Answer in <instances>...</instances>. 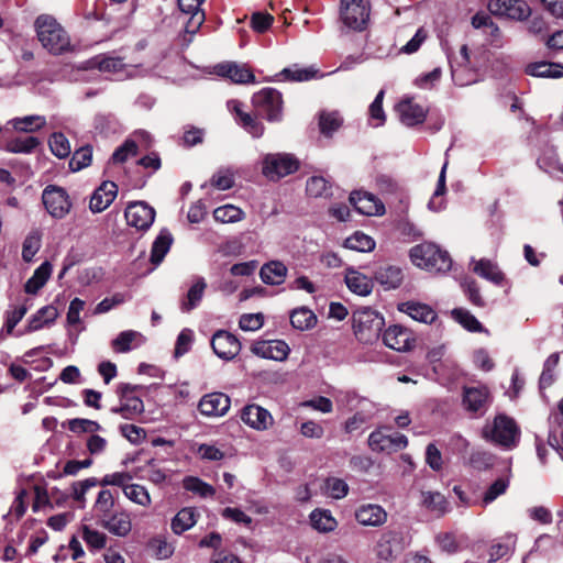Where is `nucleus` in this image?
Instances as JSON below:
<instances>
[{
	"mask_svg": "<svg viewBox=\"0 0 563 563\" xmlns=\"http://www.w3.org/2000/svg\"><path fill=\"white\" fill-rule=\"evenodd\" d=\"M421 505L438 516H443L449 510L446 498L439 492H421Z\"/></svg>",
	"mask_w": 563,
	"mask_h": 563,
	"instance_id": "nucleus-38",
	"label": "nucleus"
},
{
	"mask_svg": "<svg viewBox=\"0 0 563 563\" xmlns=\"http://www.w3.org/2000/svg\"><path fill=\"white\" fill-rule=\"evenodd\" d=\"M205 0H178L180 12L188 16L185 23V31L188 34H196L206 20L205 11L200 8Z\"/></svg>",
	"mask_w": 563,
	"mask_h": 563,
	"instance_id": "nucleus-15",
	"label": "nucleus"
},
{
	"mask_svg": "<svg viewBox=\"0 0 563 563\" xmlns=\"http://www.w3.org/2000/svg\"><path fill=\"white\" fill-rule=\"evenodd\" d=\"M91 64L100 71L111 74H118L125 67L122 58L113 56H97L91 60Z\"/></svg>",
	"mask_w": 563,
	"mask_h": 563,
	"instance_id": "nucleus-48",
	"label": "nucleus"
},
{
	"mask_svg": "<svg viewBox=\"0 0 563 563\" xmlns=\"http://www.w3.org/2000/svg\"><path fill=\"white\" fill-rule=\"evenodd\" d=\"M41 239L42 235L38 230H33L26 235L22 246L23 261L29 263L33 260L41 247Z\"/></svg>",
	"mask_w": 563,
	"mask_h": 563,
	"instance_id": "nucleus-51",
	"label": "nucleus"
},
{
	"mask_svg": "<svg viewBox=\"0 0 563 563\" xmlns=\"http://www.w3.org/2000/svg\"><path fill=\"white\" fill-rule=\"evenodd\" d=\"M350 202L361 214L382 216L385 212L383 202L374 195L365 191H353L350 195Z\"/></svg>",
	"mask_w": 563,
	"mask_h": 563,
	"instance_id": "nucleus-18",
	"label": "nucleus"
},
{
	"mask_svg": "<svg viewBox=\"0 0 563 563\" xmlns=\"http://www.w3.org/2000/svg\"><path fill=\"white\" fill-rule=\"evenodd\" d=\"M405 278L401 267L396 265H383L374 274V279L385 289L391 290L400 287Z\"/></svg>",
	"mask_w": 563,
	"mask_h": 563,
	"instance_id": "nucleus-22",
	"label": "nucleus"
},
{
	"mask_svg": "<svg viewBox=\"0 0 563 563\" xmlns=\"http://www.w3.org/2000/svg\"><path fill=\"white\" fill-rule=\"evenodd\" d=\"M124 217L130 227L145 231L154 222L155 210L143 201H134L128 205Z\"/></svg>",
	"mask_w": 563,
	"mask_h": 563,
	"instance_id": "nucleus-11",
	"label": "nucleus"
},
{
	"mask_svg": "<svg viewBox=\"0 0 563 563\" xmlns=\"http://www.w3.org/2000/svg\"><path fill=\"white\" fill-rule=\"evenodd\" d=\"M40 145V141L35 136L14 137L10 140L5 150L11 153H32Z\"/></svg>",
	"mask_w": 563,
	"mask_h": 563,
	"instance_id": "nucleus-47",
	"label": "nucleus"
},
{
	"mask_svg": "<svg viewBox=\"0 0 563 563\" xmlns=\"http://www.w3.org/2000/svg\"><path fill=\"white\" fill-rule=\"evenodd\" d=\"M342 124V118L336 111L321 112L319 126L322 134L331 136Z\"/></svg>",
	"mask_w": 563,
	"mask_h": 563,
	"instance_id": "nucleus-54",
	"label": "nucleus"
},
{
	"mask_svg": "<svg viewBox=\"0 0 563 563\" xmlns=\"http://www.w3.org/2000/svg\"><path fill=\"white\" fill-rule=\"evenodd\" d=\"M118 186L113 181H103L92 194L89 202V209L93 213L106 210L115 199Z\"/></svg>",
	"mask_w": 563,
	"mask_h": 563,
	"instance_id": "nucleus-19",
	"label": "nucleus"
},
{
	"mask_svg": "<svg viewBox=\"0 0 563 563\" xmlns=\"http://www.w3.org/2000/svg\"><path fill=\"white\" fill-rule=\"evenodd\" d=\"M327 494L334 498L341 499L347 495L349 485L341 478L330 477L324 483Z\"/></svg>",
	"mask_w": 563,
	"mask_h": 563,
	"instance_id": "nucleus-62",
	"label": "nucleus"
},
{
	"mask_svg": "<svg viewBox=\"0 0 563 563\" xmlns=\"http://www.w3.org/2000/svg\"><path fill=\"white\" fill-rule=\"evenodd\" d=\"M396 110L399 114L400 121L407 126H413L422 123L427 115L426 110L420 104L415 103L411 100L400 101L397 104Z\"/></svg>",
	"mask_w": 563,
	"mask_h": 563,
	"instance_id": "nucleus-25",
	"label": "nucleus"
},
{
	"mask_svg": "<svg viewBox=\"0 0 563 563\" xmlns=\"http://www.w3.org/2000/svg\"><path fill=\"white\" fill-rule=\"evenodd\" d=\"M344 247L357 252H372L375 249V241L372 236L355 232L344 241Z\"/></svg>",
	"mask_w": 563,
	"mask_h": 563,
	"instance_id": "nucleus-45",
	"label": "nucleus"
},
{
	"mask_svg": "<svg viewBox=\"0 0 563 563\" xmlns=\"http://www.w3.org/2000/svg\"><path fill=\"white\" fill-rule=\"evenodd\" d=\"M114 507V497L112 493L108 489L101 490L98 494L97 500L95 503V509L97 512L98 520L100 521L108 515L113 512Z\"/></svg>",
	"mask_w": 563,
	"mask_h": 563,
	"instance_id": "nucleus-53",
	"label": "nucleus"
},
{
	"mask_svg": "<svg viewBox=\"0 0 563 563\" xmlns=\"http://www.w3.org/2000/svg\"><path fill=\"white\" fill-rule=\"evenodd\" d=\"M489 393L486 387H465L463 405L467 411H485L488 405Z\"/></svg>",
	"mask_w": 563,
	"mask_h": 563,
	"instance_id": "nucleus-24",
	"label": "nucleus"
},
{
	"mask_svg": "<svg viewBox=\"0 0 563 563\" xmlns=\"http://www.w3.org/2000/svg\"><path fill=\"white\" fill-rule=\"evenodd\" d=\"M355 518L362 526L378 527L386 522L387 512L379 505L366 504L356 509Z\"/></svg>",
	"mask_w": 563,
	"mask_h": 563,
	"instance_id": "nucleus-23",
	"label": "nucleus"
},
{
	"mask_svg": "<svg viewBox=\"0 0 563 563\" xmlns=\"http://www.w3.org/2000/svg\"><path fill=\"white\" fill-rule=\"evenodd\" d=\"M318 74V69L313 66L309 67H300L295 64L291 67L284 68L278 76H280L284 80L290 81H308L313 79Z\"/></svg>",
	"mask_w": 563,
	"mask_h": 563,
	"instance_id": "nucleus-42",
	"label": "nucleus"
},
{
	"mask_svg": "<svg viewBox=\"0 0 563 563\" xmlns=\"http://www.w3.org/2000/svg\"><path fill=\"white\" fill-rule=\"evenodd\" d=\"M67 426L74 433H95L101 430V426L97 421L84 418L70 419Z\"/></svg>",
	"mask_w": 563,
	"mask_h": 563,
	"instance_id": "nucleus-59",
	"label": "nucleus"
},
{
	"mask_svg": "<svg viewBox=\"0 0 563 563\" xmlns=\"http://www.w3.org/2000/svg\"><path fill=\"white\" fill-rule=\"evenodd\" d=\"M213 217L218 222L233 223L241 221L244 218V212L233 205H225L214 209Z\"/></svg>",
	"mask_w": 563,
	"mask_h": 563,
	"instance_id": "nucleus-49",
	"label": "nucleus"
},
{
	"mask_svg": "<svg viewBox=\"0 0 563 563\" xmlns=\"http://www.w3.org/2000/svg\"><path fill=\"white\" fill-rule=\"evenodd\" d=\"M241 420L246 426L257 431H265L274 423L271 412L256 404L246 405L242 409Z\"/></svg>",
	"mask_w": 563,
	"mask_h": 563,
	"instance_id": "nucleus-14",
	"label": "nucleus"
},
{
	"mask_svg": "<svg viewBox=\"0 0 563 563\" xmlns=\"http://www.w3.org/2000/svg\"><path fill=\"white\" fill-rule=\"evenodd\" d=\"M172 243L173 236L170 232L162 230L152 245L151 262L155 265L159 264L168 253Z\"/></svg>",
	"mask_w": 563,
	"mask_h": 563,
	"instance_id": "nucleus-41",
	"label": "nucleus"
},
{
	"mask_svg": "<svg viewBox=\"0 0 563 563\" xmlns=\"http://www.w3.org/2000/svg\"><path fill=\"white\" fill-rule=\"evenodd\" d=\"M48 145L51 152L58 158H66L71 152L69 141L60 132H55L51 135Z\"/></svg>",
	"mask_w": 563,
	"mask_h": 563,
	"instance_id": "nucleus-52",
	"label": "nucleus"
},
{
	"mask_svg": "<svg viewBox=\"0 0 563 563\" xmlns=\"http://www.w3.org/2000/svg\"><path fill=\"white\" fill-rule=\"evenodd\" d=\"M92 148L89 145L76 150L69 161V167L73 172H78L91 164Z\"/></svg>",
	"mask_w": 563,
	"mask_h": 563,
	"instance_id": "nucleus-55",
	"label": "nucleus"
},
{
	"mask_svg": "<svg viewBox=\"0 0 563 563\" xmlns=\"http://www.w3.org/2000/svg\"><path fill=\"white\" fill-rule=\"evenodd\" d=\"M333 186L322 176H312L307 179L306 191L312 198H330L333 196Z\"/></svg>",
	"mask_w": 563,
	"mask_h": 563,
	"instance_id": "nucleus-39",
	"label": "nucleus"
},
{
	"mask_svg": "<svg viewBox=\"0 0 563 563\" xmlns=\"http://www.w3.org/2000/svg\"><path fill=\"white\" fill-rule=\"evenodd\" d=\"M509 487V478L500 477L497 478L484 493L482 504L483 506H487L497 499L499 496L504 495Z\"/></svg>",
	"mask_w": 563,
	"mask_h": 563,
	"instance_id": "nucleus-57",
	"label": "nucleus"
},
{
	"mask_svg": "<svg viewBox=\"0 0 563 563\" xmlns=\"http://www.w3.org/2000/svg\"><path fill=\"white\" fill-rule=\"evenodd\" d=\"M526 73L540 78H562L563 64L551 62H536L526 66Z\"/></svg>",
	"mask_w": 563,
	"mask_h": 563,
	"instance_id": "nucleus-30",
	"label": "nucleus"
},
{
	"mask_svg": "<svg viewBox=\"0 0 563 563\" xmlns=\"http://www.w3.org/2000/svg\"><path fill=\"white\" fill-rule=\"evenodd\" d=\"M132 476L128 472H115L104 475L99 484L102 486H118L124 492L125 487L130 486Z\"/></svg>",
	"mask_w": 563,
	"mask_h": 563,
	"instance_id": "nucleus-64",
	"label": "nucleus"
},
{
	"mask_svg": "<svg viewBox=\"0 0 563 563\" xmlns=\"http://www.w3.org/2000/svg\"><path fill=\"white\" fill-rule=\"evenodd\" d=\"M317 322L316 314L307 308L295 309L290 314V323L298 330H309Z\"/></svg>",
	"mask_w": 563,
	"mask_h": 563,
	"instance_id": "nucleus-46",
	"label": "nucleus"
},
{
	"mask_svg": "<svg viewBox=\"0 0 563 563\" xmlns=\"http://www.w3.org/2000/svg\"><path fill=\"white\" fill-rule=\"evenodd\" d=\"M254 108L271 122L279 121L283 115V97L275 88H263L252 97Z\"/></svg>",
	"mask_w": 563,
	"mask_h": 563,
	"instance_id": "nucleus-7",
	"label": "nucleus"
},
{
	"mask_svg": "<svg viewBox=\"0 0 563 563\" xmlns=\"http://www.w3.org/2000/svg\"><path fill=\"white\" fill-rule=\"evenodd\" d=\"M473 271L482 278H485L498 286L505 280V275L499 269L498 265L486 258L475 261Z\"/></svg>",
	"mask_w": 563,
	"mask_h": 563,
	"instance_id": "nucleus-33",
	"label": "nucleus"
},
{
	"mask_svg": "<svg viewBox=\"0 0 563 563\" xmlns=\"http://www.w3.org/2000/svg\"><path fill=\"white\" fill-rule=\"evenodd\" d=\"M299 168V161L289 153L266 154L262 161V174L272 181H277Z\"/></svg>",
	"mask_w": 563,
	"mask_h": 563,
	"instance_id": "nucleus-5",
	"label": "nucleus"
},
{
	"mask_svg": "<svg viewBox=\"0 0 563 563\" xmlns=\"http://www.w3.org/2000/svg\"><path fill=\"white\" fill-rule=\"evenodd\" d=\"M452 80L456 86L465 87L477 81V74L471 67L467 45H462L459 55L450 58Z\"/></svg>",
	"mask_w": 563,
	"mask_h": 563,
	"instance_id": "nucleus-9",
	"label": "nucleus"
},
{
	"mask_svg": "<svg viewBox=\"0 0 563 563\" xmlns=\"http://www.w3.org/2000/svg\"><path fill=\"white\" fill-rule=\"evenodd\" d=\"M82 539L92 549L100 550L106 547L107 536L98 530L90 529L88 526L82 527Z\"/></svg>",
	"mask_w": 563,
	"mask_h": 563,
	"instance_id": "nucleus-63",
	"label": "nucleus"
},
{
	"mask_svg": "<svg viewBox=\"0 0 563 563\" xmlns=\"http://www.w3.org/2000/svg\"><path fill=\"white\" fill-rule=\"evenodd\" d=\"M207 284L205 282V278L197 277L194 285L189 288L186 299L181 303V309L184 311H190L191 309L197 307V305L202 299Z\"/></svg>",
	"mask_w": 563,
	"mask_h": 563,
	"instance_id": "nucleus-44",
	"label": "nucleus"
},
{
	"mask_svg": "<svg viewBox=\"0 0 563 563\" xmlns=\"http://www.w3.org/2000/svg\"><path fill=\"white\" fill-rule=\"evenodd\" d=\"M384 324V318L371 308L357 310L353 314L354 334L363 343H372L377 340Z\"/></svg>",
	"mask_w": 563,
	"mask_h": 563,
	"instance_id": "nucleus-4",
	"label": "nucleus"
},
{
	"mask_svg": "<svg viewBox=\"0 0 563 563\" xmlns=\"http://www.w3.org/2000/svg\"><path fill=\"white\" fill-rule=\"evenodd\" d=\"M399 310L402 312H406L408 316H410L413 320L423 322V323H432L435 318L437 313L432 308H430L428 305L415 302V301H407L400 305Z\"/></svg>",
	"mask_w": 563,
	"mask_h": 563,
	"instance_id": "nucleus-31",
	"label": "nucleus"
},
{
	"mask_svg": "<svg viewBox=\"0 0 563 563\" xmlns=\"http://www.w3.org/2000/svg\"><path fill=\"white\" fill-rule=\"evenodd\" d=\"M139 386L131 384H120L118 393L120 395V406L111 408V412L121 415L124 419H134L144 411L143 400L133 395Z\"/></svg>",
	"mask_w": 563,
	"mask_h": 563,
	"instance_id": "nucleus-10",
	"label": "nucleus"
},
{
	"mask_svg": "<svg viewBox=\"0 0 563 563\" xmlns=\"http://www.w3.org/2000/svg\"><path fill=\"white\" fill-rule=\"evenodd\" d=\"M144 342L142 333L134 330L122 331L112 340L111 346L118 353H126L134 346H139Z\"/></svg>",
	"mask_w": 563,
	"mask_h": 563,
	"instance_id": "nucleus-34",
	"label": "nucleus"
},
{
	"mask_svg": "<svg viewBox=\"0 0 563 563\" xmlns=\"http://www.w3.org/2000/svg\"><path fill=\"white\" fill-rule=\"evenodd\" d=\"M229 108L239 117V123L254 137H261L264 133V125L255 120L251 114L243 112L241 103L236 100L228 102Z\"/></svg>",
	"mask_w": 563,
	"mask_h": 563,
	"instance_id": "nucleus-32",
	"label": "nucleus"
},
{
	"mask_svg": "<svg viewBox=\"0 0 563 563\" xmlns=\"http://www.w3.org/2000/svg\"><path fill=\"white\" fill-rule=\"evenodd\" d=\"M231 406V399L223 393H210L205 395L199 401V411L206 417L224 416Z\"/></svg>",
	"mask_w": 563,
	"mask_h": 563,
	"instance_id": "nucleus-17",
	"label": "nucleus"
},
{
	"mask_svg": "<svg viewBox=\"0 0 563 563\" xmlns=\"http://www.w3.org/2000/svg\"><path fill=\"white\" fill-rule=\"evenodd\" d=\"M493 14L504 15L514 20H525L530 15V8L523 0H489Z\"/></svg>",
	"mask_w": 563,
	"mask_h": 563,
	"instance_id": "nucleus-13",
	"label": "nucleus"
},
{
	"mask_svg": "<svg viewBox=\"0 0 563 563\" xmlns=\"http://www.w3.org/2000/svg\"><path fill=\"white\" fill-rule=\"evenodd\" d=\"M123 494L128 499H130L134 504H137L143 507H148L151 505V496L147 489L142 485L130 484L129 487H125Z\"/></svg>",
	"mask_w": 563,
	"mask_h": 563,
	"instance_id": "nucleus-56",
	"label": "nucleus"
},
{
	"mask_svg": "<svg viewBox=\"0 0 563 563\" xmlns=\"http://www.w3.org/2000/svg\"><path fill=\"white\" fill-rule=\"evenodd\" d=\"M137 144L135 140L128 139L121 146H119L114 153L112 154V159L114 163H124L130 157H133L137 154Z\"/></svg>",
	"mask_w": 563,
	"mask_h": 563,
	"instance_id": "nucleus-61",
	"label": "nucleus"
},
{
	"mask_svg": "<svg viewBox=\"0 0 563 563\" xmlns=\"http://www.w3.org/2000/svg\"><path fill=\"white\" fill-rule=\"evenodd\" d=\"M100 526L117 537H126L132 530L130 515L124 511H113L99 521Z\"/></svg>",
	"mask_w": 563,
	"mask_h": 563,
	"instance_id": "nucleus-20",
	"label": "nucleus"
},
{
	"mask_svg": "<svg viewBox=\"0 0 563 563\" xmlns=\"http://www.w3.org/2000/svg\"><path fill=\"white\" fill-rule=\"evenodd\" d=\"M9 123L16 132L32 133L43 129L46 124V119L43 115L33 114L14 118Z\"/></svg>",
	"mask_w": 563,
	"mask_h": 563,
	"instance_id": "nucleus-40",
	"label": "nucleus"
},
{
	"mask_svg": "<svg viewBox=\"0 0 563 563\" xmlns=\"http://www.w3.org/2000/svg\"><path fill=\"white\" fill-rule=\"evenodd\" d=\"M198 514L192 507H185L180 509L172 520V530L176 534L192 528L197 522Z\"/></svg>",
	"mask_w": 563,
	"mask_h": 563,
	"instance_id": "nucleus-36",
	"label": "nucleus"
},
{
	"mask_svg": "<svg viewBox=\"0 0 563 563\" xmlns=\"http://www.w3.org/2000/svg\"><path fill=\"white\" fill-rule=\"evenodd\" d=\"M310 520L312 527L320 532L333 531L338 526L330 510L316 509L310 514Z\"/></svg>",
	"mask_w": 563,
	"mask_h": 563,
	"instance_id": "nucleus-43",
	"label": "nucleus"
},
{
	"mask_svg": "<svg viewBox=\"0 0 563 563\" xmlns=\"http://www.w3.org/2000/svg\"><path fill=\"white\" fill-rule=\"evenodd\" d=\"M483 437L505 449H512L519 441L520 430L512 418L498 415L492 423L484 427Z\"/></svg>",
	"mask_w": 563,
	"mask_h": 563,
	"instance_id": "nucleus-3",
	"label": "nucleus"
},
{
	"mask_svg": "<svg viewBox=\"0 0 563 563\" xmlns=\"http://www.w3.org/2000/svg\"><path fill=\"white\" fill-rule=\"evenodd\" d=\"M452 317L468 331L478 332L482 330L481 322L467 310L454 309L452 311Z\"/></svg>",
	"mask_w": 563,
	"mask_h": 563,
	"instance_id": "nucleus-60",
	"label": "nucleus"
},
{
	"mask_svg": "<svg viewBox=\"0 0 563 563\" xmlns=\"http://www.w3.org/2000/svg\"><path fill=\"white\" fill-rule=\"evenodd\" d=\"M251 351L262 358L285 361L288 357L290 349L283 340H267L253 343Z\"/></svg>",
	"mask_w": 563,
	"mask_h": 563,
	"instance_id": "nucleus-16",
	"label": "nucleus"
},
{
	"mask_svg": "<svg viewBox=\"0 0 563 563\" xmlns=\"http://www.w3.org/2000/svg\"><path fill=\"white\" fill-rule=\"evenodd\" d=\"M218 74L230 78L236 84L254 82L255 76L252 70L245 65L236 63H224L218 66Z\"/></svg>",
	"mask_w": 563,
	"mask_h": 563,
	"instance_id": "nucleus-27",
	"label": "nucleus"
},
{
	"mask_svg": "<svg viewBox=\"0 0 563 563\" xmlns=\"http://www.w3.org/2000/svg\"><path fill=\"white\" fill-rule=\"evenodd\" d=\"M210 185L218 190H228L234 186V173L230 168H221L210 179Z\"/></svg>",
	"mask_w": 563,
	"mask_h": 563,
	"instance_id": "nucleus-58",
	"label": "nucleus"
},
{
	"mask_svg": "<svg viewBox=\"0 0 563 563\" xmlns=\"http://www.w3.org/2000/svg\"><path fill=\"white\" fill-rule=\"evenodd\" d=\"M53 267L49 262L42 263L34 272L32 277L27 279L24 286V290L27 294H36L51 277Z\"/></svg>",
	"mask_w": 563,
	"mask_h": 563,
	"instance_id": "nucleus-37",
	"label": "nucleus"
},
{
	"mask_svg": "<svg viewBox=\"0 0 563 563\" xmlns=\"http://www.w3.org/2000/svg\"><path fill=\"white\" fill-rule=\"evenodd\" d=\"M399 550V537L393 531L384 532L375 545L377 558L385 562L393 561Z\"/></svg>",
	"mask_w": 563,
	"mask_h": 563,
	"instance_id": "nucleus-26",
	"label": "nucleus"
},
{
	"mask_svg": "<svg viewBox=\"0 0 563 563\" xmlns=\"http://www.w3.org/2000/svg\"><path fill=\"white\" fill-rule=\"evenodd\" d=\"M345 284L352 292L358 296H367L373 289L372 280L352 267L346 268Z\"/></svg>",
	"mask_w": 563,
	"mask_h": 563,
	"instance_id": "nucleus-29",
	"label": "nucleus"
},
{
	"mask_svg": "<svg viewBox=\"0 0 563 563\" xmlns=\"http://www.w3.org/2000/svg\"><path fill=\"white\" fill-rule=\"evenodd\" d=\"M57 317H58V310L56 307H54L52 305L42 307L30 319L26 331L34 332V331L41 330L45 325L53 323Z\"/></svg>",
	"mask_w": 563,
	"mask_h": 563,
	"instance_id": "nucleus-35",
	"label": "nucleus"
},
{
	"mask_svg": "<svg viewBox=\"0 0 563 563\" xmlns=\"http://www.w3.org/2000/svg\"><path fill=\"white\" fill-rule=\"evenodd\" d=\"M184 488L191 492L200 497H212L216 494V489L208 483L201 481L198 477L188 476L183 482Z\"/></svg>",
	"mask_w": 563,
	"mask_h": 563,
	"instance_id": "nucleus-50",
	"label": "nucleus"
},
{
	"mask_svg": "<svg viewBox=\"0 0 563 563\" xmlns=\"http://www.w3.org/2000/svg\"><path fill=\"white\" fill-rule=\"evenodd\" d=\"M340 19L346 27L362 31L369 19L368 0H341Z\"/></svg>",
	"mask_w": 563,
	"mask_h": 563,
	"instance_id": "nucleus-6",
	"label": "nucleus"
},
{
	"mask_svg": "<svg viewBox=\"0 0 563 563\" xmlns=\"http://www.w3.org/2000/svg\"><path fill=\"white\" fill-rule=\"evenodd\" d=\"M34 27L42 46L51 54L60 55L71 49L69 35L53 15H38Z\"/></svg>",
	"mask_w": 563,
	"mask_h": 563,
	"instance_id": "nucleus-1",
	"label": "nucleus"
},
{
	"mask_svg": "<svg viewBox=\"0 0 563 563\" xmlns=\"http://www.w3.org/2000/svg\"><path fill=\"white\" fill-rule=\"evenodd\" d=\"M384 344L395 351H407L412 346L410 332L400 325L389 327L383 334Z\"/></svg>",
	"mask_w": 563,
	"mask_h": 563,
	"instance_id": "nucleus-21",
	"label": "nucleus"
},
{
	"mask_svg": "<svg viewBox=\"0 0 563 563\" xmlns=\"http://www.w3.org/2000/svg\"><path fill=\"white\" fill-rule=\"evenodd\" d=\"M42 200L47 212L55 219L65 218L71 209V201L67 191L58 186H47L43 190Z\"/></svg>",
	"mask_w": 563,
	"mask_h": 563,
	"instance_id": "nucleus-8",
	"label": "nucleus"
},
{
	"mask_svg": "<svg viewBox=\"0 0 563 563\" xmlns=\"http://www.w3.org/2000/svg\"><path fill=\"white\" fill-rule=\"evenodd\" d=\"M287 267L279 261H271L264 264L260 271V277L264 284L280 285L287 276Z\"/></svg>",
	"mask_w": 563,
	"mask_h": 563,
	"instance_id": "nucleus-28",
	"label": "nucleus"
},
{
	"mask_svg": "<svg viewBox=\"0 0 563 563\" xmlns=\"http://www.w3.org/2000/svg\"><path fill=\"white\" fill-rule=\"evenodd\" d=\"M411 262L428 272L445 273L451 269L449 253L433 243H422L410 250Z\"/></svg>",
	"mask_w": 563,
	"mask_h": 563,
	"instance_id": "nucleus-2",
	"label": "nucleus"
},
{
	"mask_svg": "<svg viewBox=\"0 0 563 563\" xmlns=\"http://www.w3.org/2000/svg\"><path fill=\"white\" fill-rule=\"evenodd\" d=\"M211 346L213 352L225 361L233 360L242 347L238 338L224 330H220L213 334Z\"/></svg>",
	"mask_w": 563,
	"mask_h": 563,
	"instance_id": "nucleus-12",
	"label": "nucleus"
}]
</instances>
